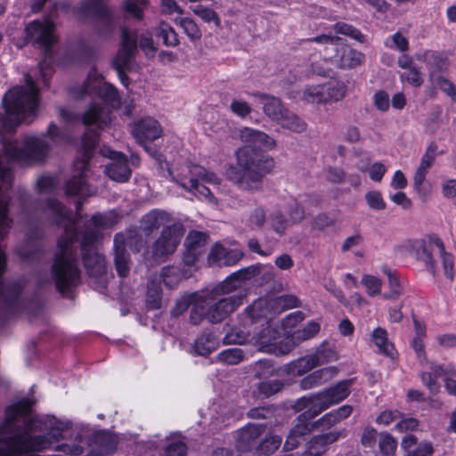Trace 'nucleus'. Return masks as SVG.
<instances>
[{"label": "nucleus", "mask_w": 456, "mask_h": 456, "mask_svg": "<svg viewBox=\"0 0 456 456\" xmlns=\"http://www.w3.org/2000/svg\"><path fill=\"white\" fill-rule=\"evenodd\" d=\"M31 403L23 400L6 409L0 423V456H19L23 452H40L61 439L71 422L53 416L32 417Z\"/></svg>", "instance_id": "obj_1"}, {"label": "nucleus", "mask_w": 456, "mask_h": 456, "mask_svg": "<svg viewBox=\"0 0 456 456\" xmlns=\"http://www.w3.org/2000/svg\"><path fill=\"white\" fill-rule=\"evenodd\" d=\"M239 138L246 145L236 151V163L228 167L226 175L240 190L254 193L262 190L264 177L271 172L274 162L253 148L273 150L276 142L267 134L250 127L240 129Z\"/></svg>", "instance_id": "obj_2"}, {"label": "nucleus", "mask_w": 456, "mask_h": 456, "mask_svg": "<svg viewBox=\"0 0 456 456\" xmlns=\"http://www.w3.org/2000/svg\"><path fill=\"white\" fill-rule=\"evenodd\" d=\"M46 209L55 216L54 221L64 227L65 235L58 242L51 267V280L57 289L63 292L76 286L80 278L76 244L78 238L77 221L72 220L71 212L54 199L47 201Z\"/></svg>", "instance_id": "obj_3"}, {"label": "nucleus", "mask_w": 456, "mask_h": 456, "mask_svg": "<svg viewBox=\"0 0 456 456\" xmlns=\"http://www.w3.org/2000/svg\"><path fill=\"white\" fill-rule=\"evenodd\" d=\"M3 104L4 114H0V133H12L27 118L35 115L37 104V88L30 75H25V86H15L5 94Z\"/></svg>", "instance_id": "obj_4"}, {"label": "nucleus", "mask_w": 456, "mask_h": 456, "mask_svg": "<svg viewBox=\"0 0 456 456\" xmlns=\"http://www.w3.org/2000/svg\"><path fill=\"white\" fill-rule=\"evenodd\" d=\"M46 134L52 144L47 142L45 137L37 136H25L20 142L4 141V153L12 160L24 163L40 162L46 158L52 145L62 144L69 141V136L54 124L49 125Z\"/></svg>", "instance_id": "obj_5"}, {"label": "nucleus", "mask_w": 456, "mask_h": 456, "mask_svg": "<svg viewBox=\"0 0 456 456\" xmlns=\"http://www.w3.org/2000/svg\"><path fill=\"white\" fill-rule=\"evenodd\" d=\"M194 300L190 314L191 322L194 325L200 324L204 319L210 323H219L241 304L239 296L221 297L208 290L195 295Z\"/></svg>", "instance_id": "obj_6"}, {"label": "nucleus", "mask_w": 456, "mask_h": 456, "mask_svg": "<svg viewBox=\"0 0 456 456\" xmlns=\"http://www.w3.org/2000/svg\"><path fill=\"white\" fill-rule=\"evenodd\" d=\"M169 174L172 175L173 181L195 197L204 198L209 201L215 200L210 190L200 183L201 181L207 183L219 184L220 180L215 173L208 171L199 165L186 164L181 167L175 174L172 171Z\"/></svg>", "instance_id": "obj_7"}, {"label": "nucleus", "mask_w": 456, "mask_h": 456, "mask_svg": "<svg viewBox=\"0 0 456 456\" xmlns=\"http://www.w3.org/2000/svg\"><path fill=\"white\" fill-rule=\"evenodd\" d=\"M98 142V134L95 132L86 133L83 138L84 153L74 163V175L65 185V192L68 196H78L86 198L95 193V189L92 188L86 181L88 175V161L92 156V151Z\"/></svg>", "instance_id": "obj_8"}, {"label": "nucleus", "mask_w": 456, "mask_h": 456, "mask_svg": "<svg viewBox=\"0 0 456 456\" xmlns=\"http://www.w3.org/2000/svg\"><path fill=\"white\" fill-rule=\"evenodd\" d=\"M352 380L346 379L338 382L334 387L325 389L309 397L300 398L296 404L297 409H309L312 411L310 417H316L322 411L330 406L339 403L350 395Z\"/></svg>", "instance_id": "obj_9"}, {"label": "nucleus", "mask_w": 456, "mask_h": 456, "mask_svg": "<svg viewBox=\"0 0 456 456\" xmlns=\"http://www.w3.org/2000/svg\"><path fill=\"white\" fill-rule=\"evenodd\" d=\"M137 53V32L127 28H121V46L113 60V66L122 84L127 86L126 70H131L135 64Z\"/></svg>", "instance_id": "obj_10"}, {"label": "nucleus", "mask_w": 456, "mask_h": 456, "mask_svg": "<svg viewBox=\"0 0 456 456\" xmlns=\"http://www.w3.org/2000/svg\"><path fill=\"white\" fill-rule=\"evenodd\" d=\"M139 252L143 246L141 234L135 231H128L126 234L119 232L114 237V262L116 270L120 277H126L130 268V257L126 247Z\"/></svg>", "instance_id": "obj_11"}, {"label": "nucleus", "mask_w": 456, "mask_h": 456, "mask_svg": "<svg viewBox=\"0 0 456 456\" xmlns=\"http://www.w3.org/2000/svg\"><path fill=\"white\" fill-rule=\"evenodd\" d=\"M80 9L85 15L96 19V27L101 35L107 37L113 33L118 18L109 9L105 0H83Z\"/></svg>", "instance_id": "obj_12"}, {"label": "nucleus", "mask_w": 456, "mask_h": 456, "mask_svg": "<svg viewBox=\"0 0 456 456\" xmlns=\"http://www.w3.org/2000/svg\"><path fill=\"white\" fill-rule=\"evenodd\" d=\"M97 241V232L90 230L80 242L85 267L89 275L95 277L102 276L106 272V260L98 250Z\"/></svg>", "instance_id": "obj_13"}, {"label": "nucleus", "mask_w": 456, "mask_h": 456, "mask_svg": "<svg viewBox=\"0 0 456 456\" xmlns=\"http://www.w3.org/2000/svg\"><path fill=\"white\" fill-rule=\"evenodd\" d=\"M434 247L442 248L443 241L436 235H429L422 239L407 240L399 248L424 262L426 266L435 273L436 262L432 255Z\"/></svg>", "instance_id": "obj_14"}, {"label": "nucleus", "mask_w": 456, "mask_h": 456, "mask_svg": "<svg viewBox=\"0 0 456 456\" xmlns=\"http://www.w3.org/2000/svg\"><path fill=\"white\" fill-rule=\"evenodd\" d=\"M25 32L28 42L44 48L45 58L51 54L50 48L56 42L53 21L47 19L33 20L26 26Z\"/></svg>", "instance_id": "obj_15"}, {"label": "nucleus", "mask_w": 456, "mask_h": 456, "mask_svg": "<svg viewBox=\"0 0 456 456\" xmlns=\"http://www.w3.org/2000/svg\"><path fill=\"white\" fill-rule=\"evenodd\" d=\"M183 235V229L179 225L174 224L165 227L151 245L152 257L157 260H164L174 254Z\"/></svg>", "instance_id": "obj_16"}, {"label": "nucleus", "mask_w": 456, "mask_h": 456, "mask_svg": "<svg viewBox=\"0 0 456 456\" xmlns=\"http://www.w3.org/2000/svg\"><path fill=\"white\" fill-rule=\"evenodd\" d=\"M42 235V229L38 225L28 224L25 240L17 248L18 255L23 261L39 259L43 248L40 241Z\"/></svg>", "instance_id": "obj_17"}, {"label": "nucleus", "mask_w": 456, "mask_h": 456, "mask_svg": "<svg viewBox=\"0 0 456 456\" xmlns=\"http://www.w3.org/2000/svg\"><path fill=\"white\" fill-rule=\"evenodd\" d=\"M265 431L262 424H248L238 431L236 447L242 452H255L256 454L260 437Z\"/></svg>", "instance_id": "obj_18"}, {"label": "nucleus", "mask_w": 456, "mask_h": 456, "mask_svg": "<svg viewBox=\"0 0 456 456\" xmlns=\"http://www.w3.org/2000/svg\"><path fill=\"white\" fill-rule=\"evenodd\" d=\"M102 155L110 158L111 160L105 167L106 175L113 181L119 183L126 182L131 175L126 158L122 153L110 149H103Z\"/></svg>", "instance_id": "obj_19"}, {"label": "nucleus", "mask_w": 456, "mask_h": 456, "mask_svg": "<svg viewBox=\"0 0 456 456\" xmlns=\"http://www.w3.org/2000/svg\"><path fill=\"white\" fill-rule=\"evenodd\" d=\"M423 363L428 365V371H422L420 373L421 381L429 390L430 394L436 395L440 389V385L437 383L436 379L453 375L454 369L450 364L443 365L435 362H428L427 360Z\"/></svg>", "instance_id": "obj_20"}, {"label": "nucleus", "mask_w": 456, "mask_h": 456, "mask_svg": "<svg viewBox=\"0 0 456 456\" xmlns=\"http://www.w3.org/2000/svg\"><path fill=\"white\" fill-rule=\"evenodd\" d=\"M299 411H304L302 414H300L297 420V423L290 429L287 439L284 444V449L286 451H290L295 449L304 439V436L307 435L312 430V426L309 421L314 417H310L312 414V411L309 409H298Z\"/></svg>", "instance_id": "obj_21"}, {"label": "nucleus", "mask_w": 456, "mask_h": 456, "mask_svg": "<svg viewBox=\"0 0 456 456\" xmlns=\"http://www.w3.org/2000/svg\"><path fill=\"white\" fill-rule=\"evenodd\" d=\"M161 134L162 129L159 123L151 118L141 119L132 129L133 136L141 145H144L146 141H153L160 137Z\"/></svg>", "instance_id": "obj_22"}, {"label": "nucleus", "mask_w": 456, "mask_h": 456, "mask_svg": "<svg viewBox=\"0 0 456 456\" xmlns=\"http://www.w3.org/2000/svg\"><path fill=\"white\" fill-rule=\"evenodd\" d=\"M363 60V53L347 46L344 39L338 52L329 56V61L340 69L355 68L361 65Z\"/></svg>", "instance_id": "obj_23"}, {"label": "nucleus", "mask_w": 456, "mask_h": 456, "mask_svg": "<svg viewBox=\"0 0 456 456\" xmlns=\"http://www.w3.org/2000/svg\"><path fill=\"white\" fill-rule=\"evenodd\" d=\"M110 110L100 103L91 104L83 114V123L97 129L107 127L111 122Z\"/></svg>", "instance_id": "obj_24"}, {"label": "nucleus", "mask_w": 456, "mask_h": 456, "mask_svg": "<svg viewBox=\"0 0 456 456\" xmlns=\"http://www.w3.org/2000/svg\"><path fill=\"white\" fill-rule=\"evenodd\" d=\"M118 436L114 434L101 431L94 435L93 449L87 456H107L117 449Z\"/></svg>", "instance_id": "obj_25"}, {"label": "nucleus", "mask_w": 456, "mask_h": 456, "mask_svg": "<svg viewBox=\"0 0 456 456\" xmlns=\"http://www.w3.org/2000/svg\"><path fill=\"white\" fill-rule=\"evenodd\" d=\"M242 257V251L239 249L228 250L222 245L216 244L208 255V261L219 266H231L237 264Z\"/></svg>", "instance_id": "obj_26"}, {"label": "nucleus", "mask_w": 456, "mask_h": 456, "mask_svg": "<svg viewBox=\"0 0 456 456\" xmlns=\"http://www.w3.org/2000/svg\"><path fill=\"white\" fill-rule=\"evenodd\" d=\"M85 93L92 94L95 92L100 98L112 108H118L121 104L120 97L117 89L107 82L96 81L94 85H85Z\"/></svg>", "instance_id": "obj_27"}, {"label": "nucleus", "mask_w": 456, "mask_h": 456, "mask_svg": "<svg viewBox=\"0 0 456 456\" xmlns=\"http://www.w3.org/2000/svg\"><path fill=\"white\" fill-rule=\"evenodd\" d=\"M169 215L159 209H154L142 216L140 220V229L149 235L160 226L169 222Z\"/></svg>", "instance_id": "obj_28"}, {"label": "nucleus", "mask_w": 456, "mask_h": 456, "mask_svg": "<svg viewBox=\"0 0 456 456\" xmlns=\"http://www.w3.org/2000/svg\"><path fill=\"white\" fill-rule=\"evenodd\" d=\"M381 270L388 280V291L385 292L382 297L386 300L399 299L404 294V287L398 273L387 266H383Z\"/></svg>", "instance_id": "obj_29"}, {"label": "nucleus", "mask_w": 456, "mask_h": 456, "mask_svg": "<svg viewBox=\"0 0 456 456\" xmlns=\"http://www.w3.org/2000/svg\"><path fill=\"white\" fill-rule=\"evenodd\" d=\"M402 447L407 452L406 456H432L433 447L428 442L418 444L413 435H406L402 440Z\"/></svg>", "instance_id": "obj_30"}, {"label": "nucleus", "mask_w": 456, "mask_h": 456, "mask_svg": "<svg viewBox=\"0 0 456 456\" xmlns=\"http://www.w3.org/2000/svg\"><path fill=\"white\" fill-rule=\"evenodd\" d=\"M263 105V110L266 116L271 119L277 122L281 113L285 111V108L281 104L279 98L265 94H254Z\"/></svg>", "instance_id": "obj_31"}, {"label": "nucleus", "mask_w": 456, "mask_h": 456, "mask_svg": "<svg viewBox=\"0 0 456 456\" xmlns=\"http://www.w3.org/2000/svg\"><path fill=\"white\" fill-rule=\"evenodd\" d=\"M416 58L427 63L429 69V76L432 81L437 77L436 73L446 69L447 62L446 59L444 58L440 53L431 51H427L424 53H418Z\"/></svg>", "instance_id": "obj_32"}, {"label": "nucleus", "mask_w": 456, "mask_h": 456, "mask_svg": "<svg viewBox=\"0 0 456 456\" xmlns=\"http://www.w3.org/2000/svg\"><path fill=\"white\" fill-rule=\"evenodd\" d=\"M342 41L341 37L325 34L306 39V42L316 43L322 45L320 51L323 53L326 60H329V56H332L338 52V49L341 47Z\"/></svg>", "instance_id": "obj_33"}, {"label": "nucleus", "mask_w": 456, "mask_h": 456, "mask_svg": "<svg viewBox=\"0 0 456 456\" xmlns=\"http://www.w3.org/2000/svg\"><path fill=\"white\" fill-rule=\"evenodd\" d=\"M337 373V369L335 367H330L322 369L308 376L305 377L300 381V387L304 390L311 389L315 387H319L325 383L330 378Z\"/></svg>", "instance_id": "obj_34"}, {"label": "nucleus", "mask_w": 456, "mask_h": 456, "mask_svg": "<svg viewBox=\"0 0 456 456\" xmlns=\"http://www.w3.org/2000/svg\"><path fill=\"white\" fill-rule=\"evenodd\" d=\"M277 123L284 129L293 133H303L306 130V123L297 115L285 110L277 120Z\"/></svg>", "instance_id": "obj_35"}, {"label": "nucleus", "mask_w": 456, "mask_h": 456, "mask_svg": "<svg viewBox=\"0 0 456 456\" xmlns=\"http://www.w3.org/2000/svg\"><path fill=\"white\" fill-rule=\"evenodd\" d=\"M319 365V357L314 354L299 358L287 366V371L294 376H300Z\"/></svg>", "instance_id": "obj_36"}, {"label": "nucleus", "mask_w": 456, "mask_h": 456, "mask_svg": "<svg viewBox=\"0 0 456 456\" xmlns=\"http://www.w3.org/2000/svg\"><path fill=\"white\" fill-rule=\"evenodd\" d=\"M372 341L380 353L392 358L395 356V349L393 344L388 341L387 333L384 329L379 327L373 330Z\"/></svg>", "instance_id": "obj_37"}, {"label": "nucleus", "mask_w": 456, "mask_h": 456, "mask_svg": "<svg viewBox=\"0 0 456 456\" xmlns=\"http://www.w3.org/2000/svg\"><path fill=\"white\" fill-rule=\"evenodd\" d=\"M259 321L263 322L261 325L265 327L258 332H256L254 338L262 346L273 344L279 338L278 331L275 330L272 323L265 319H260Z\"/></svg>", "instance_id": "obj_38"}, {"label": "nucleus", "mask_w": 456, "mask_h": 456, "mask_svg": "<svg viewBox=\"0 0 456 456\" xmlns=\"http://www.w3.org/2000/svg\"><path fill=\"white\" fill-rule=\"evenodd\" d=\"M157 36L162 38L163 44L168 47H175L180 44L175 30L170 24L161 21L156 28Z\"/></svg>", "instance_id": "obj_39"}, {"label": "nucleus", "mask_w": 456, "mask_h": 456, "mask_svg": "<svg viewBox=\"0 0 456 456\" xmlns=\"http://www.w3.org/2000/svg\"><path fill=\"white\" fill-rule=\"evenodd\" d=\"M175 22L179 25L191 41H200L202 37L201 30L197 23L190 18H177Z\"/></svg>", "instance_id": "obj_40"}, {"label": "nucleus", "mask_w": 456, "mask_h": 456, "mask_svg": "<svg viewBox=\"0 0 456 456\" xmlns=\"http://www.w3.org/2000/svg\"><path fill=\"white\" fill-rule=\"evenodd\" d=\"M302 101L306 103L321 104L325 103V95L322 85L312 86L303 91Z\"/></svg>", "instance_id": "obj_41"}, {"label": "nucleus", "mask_w": 456, "mask_h": 456, "mask_svg": "<svg viewBox=\"0 0 456 456\" xmlns=\"http://www.w3.org/2000/svg\"><path fill=\"white\" fill-rule=\"evenodd\" d=\"M161 277L164 284L173 289L175 288L184 277L183 273L178 267L166 266L162 268Z\"/></svg>", "instance_id": "obj_42"}, {"label": "nucleus", "mask_w": 456, "mask_h": 456, "mask_svg": "<svg viewBox=\"0 0 456 456\" xmlns=\"http://www.w3.org/2000/svg\"><path fill=\"white\" fill-rule=\"evenodd\" d=\"M240 287L238 280L232 273L228 276L224 281L217 284L210 291L215 293V295L221 297H228L227 295L231 294L237 289Z\"/></svg>", "instance_id": "obj_43"}, {"label": "nucleus", "mask_w": 456, "mask_h": 456, "mask_svg": "<svg viewBox=\"0 0 456 456\" xmlns=\"http://www.w3.org/2000/svg\"><path fill=\"white\" fill-rule=\"evenodd\" d=\"M216 348V342L210 335H202L195 341L194 350L199 355L206 356Z\"/></svg>", "instance_id": "obj_44"}, {"label": "nucleus", "mask_w": 456, "mask_h": 456, "mask_svg": "<svg viewBox=\"0 0 456 456\" xmlns=\"http://www.w3.org/2000/svg\"><path fill=\"white\" fill-rule=\"evenodd\" d=\"M281 437L279 436H270L259 442L256 454L269 455L273 453L281 445Z\"/></svg>", "instance_id": "obj_45"}, {"label": "nucleus", "mask_w": 456, "mask_h": 456, "mask_svg": "<svg viewBox=\"0 0 456 456\" xmlns=\"http://www.w3.org/2000/svg\"><path fill=\"white\" fill-rule=\"evenodd\" d=\"M379 448L381 456H395L396 442L388 433H381L379 436Z\"/></svg>", "instance_id": "obj_46"}, {"label": "nucleus", "mask_w": 456, "mask_h": 456, "mask_svg": "<svg viewBox=\"0 0 456 456\" xmlns=\"http://www.w3.org/2000/svg\"><path fill=\"white\" fill-rule=\"evenodd\" d=\"M207 235L201 232L191 231L186 237L185 247L188 250L201 251L206 245Z\"/></svg>", "instance_id": "obj_47"}, {"label": "nucleus", "mask_w": 456, "mask_h": 456, "mask_svg": "<svg viewBox=\"0 0 456 456\" xmlns=\"http://www.w3.org/2000/svg\"><path fill=\"white\" fill-rule=\"evenodd\" d=\"M193 13L202 19L205 22H214L216 27L221 26V20L218 14L212 9L199 4L191 8Z\"/></svg>", "instance_id": "obj_48"}, {"label": "nucleus", "mask_w": 456, "mask_h": 456, "mask_svg": "<svg viewBox=\"0 0 456 456\" xmlns=\"http://www.w3.org/2000/svg\"><path fill=\"white\" fill-rule=\"evenodd\" d=\"M272 229L279 235H283L289 225V220L281 211H275L269 216Z\"/></svg>", "instance_id": "obj_49"}, {"label": "nucleus", "mask_w": 456, "mask_h": 456, "mask_svg": "<svg viewBox=\"0 0 456 456\" xmlns=\"http://www.w3.org/2000/svg\"><path fill=\"white\" fill-rule=\"evenodd\" d=\"M361 283L365 287L366 293L370 297L381 294L382 281L373 275L364 274L361 280Z\"/></svg>", "instance_id": "obj_50"}, {"label": "nucleus", "mask_w": 456, "mask_h": 456, "mask_svg": "<svg viewBox=\"0 0 456 456\" xmlns=\"http://www.w3.org/2000/svg\"><path fill=\"white\" fill-rule=\"evenodd\" d=\"M217 358L227 364H238L244 359V353L239 347H232L219 353Z\"/></svg>", "instance_id": "obj_51"}, {"label": "nucleus", "mask_w": 456, "mask_h": 456, "mask_svg": "<svg viewBox=\"0 0 456 456\" xmlns=\"http://www.w3.org/2000/svg\"><path fill=\"white\" fill-rule=\"evenodd\" d=\"M322 86L326 102L329 101H339L346 94L345 86L340 83H331Z\"/></svg>", "instance_id": "obj_52"}, {"label": "nucleus", "mask_w": 456, "mask_h": 456, "mask_svg": "<svg viewBox=\"0 0 456 456\" xmlns=\"http://www.w3.org/2000/svg\"><path fill=\"white\" fill-rule=\"evenodd\" d=\"M144 53L147 57H153L157 51L154 41L151 33H142L137 35V46Z\"/></svg>", "instance_id": "obj_53"}, {"label": "nucleus", "mask_w": 456, "mask_h": 456, "mask_svg": "<svg viewBox=\"0 0 456 456\" xmlns=\"http://www.w3.org/2000/svg\"><path fill=\"white\" fill-rule=\"evenodd\" d=\"M298 306L299 300L293 295H282L273 301V307L279 311H286Z\"/></svg>", "instance_id": "obj_54"}, {"label": "nucleus", "mask_w": 456, "mask_h": 456, "mask_svg": "<svg viewBox=\"0 0 456 456\" xmlns=\"http://www.w3.org/2000/svg\"><path fill=\"white\" fill-rule=\"evenodd\" d=\"M283 383L281 380L266 379L258 384V391L263 396L269 397L281 391Z\"/></svg>", "instance_id": "obj_55"}, {"label": "nucleus", "mask_w": 456, "mask_h": 456, "mask_svg": "<svg viewBox=\"0 0 456 456\" xmlns=\"http://www.w3.org/2000/svg\"><path fill=\"white\" fill-rule=\"evenodd\" d=\"M263 265L260 264L249 265L246 268L240 269L235 273H233V276L238 280L240 285L246 281H249L252 278L260 274Z\"/></svg>", "instance_id": "obj_56"}, {"label": "nucleus", "mask_w": 456, "mask_h": 456, "mask_svg": "<svg viewBox=\"0 0 456 456\" xmlns=\"http://www.w3.org/2000/svg\"><path fill=\"white\" fill-rule=\"evenodd\" d=\"M254 374L258 379H266L275 374V370L269 360H260L253 366Z\"/></svg>", "instance_id": "obj_57"}, {"label": "nucleus", "mask_w": 456, "mask_h": 456, "mask_svg": "<svg viewBox=\"0 0 456 456\" xmlns=\"http://www.w3.org/2000/svg\"><path fill=\"white\" fill-rule=\"evenodd\" d=\"M146 301L148 306L151 309H159L161 307V290L157 284L152 282L148 285Z\"/></svg>", "instance_id": "obj_58"}, {"label": "nucleus", "mask_w": 456, "mask_h": 456, "mask_svg": "<svg viewBox=\"0 0 456 456\" xmlns=\"http://www.w3.org/2000/svg\"><path fill=\"white\" fill-rule=\"evenodd\" d=\"M320 330L319 323L311 322L302 330H296L293 338L297 341H304L314 338Z\"/></svg>", "instance_id": "obj_59"}, {"label": "nucleus", "mask_w": 456, "mask_h": 456, "mask_svg": "<svg viewBox=\"0 0 456 456\" xmlns=\"http://www.w3.org/2000/svg\"><path fill=\"white\" fill-rule=\"evenodd\" d=\"M433 83L447 96H449L452 102H456V86L444 77L443 76L438 75Z\"/></svg>", "instance_id": "obj_60"}, {"label": "nucleus", "mask_w": 456, "mask_h": 456, "mask_svg": "<svg viewBox=\"0 0 456 456\" xmlns=\"http://www.w3.org/2000/svg\"><path fill=\"white\" fill-rule=\"evenodd\" d=\"M145 5L141 4V0H126L123 3L124 11L137 20H142V7Z\"/></svg>", "instance_id": "obj_61"}, {"label": "nucleus", "mask_w": 456, "mask_h": 456, "mask_svg": "<svg viewBox=\"0 0 456 456\" xmlns=\"http://www.w3.org/2000/svg\"><path fill=\"white\" fill-rule=\"evenodd\" d=\"M334 30L338 34L348 36L359 42H363L364 37L361 31L349 24L338 22L334 25Z\"/></svg>", "instance_id": "obj_62"}, {"label": "nucleus", "mask_w": 456, "mask_h": 456, "mask_svg": "<svg viewBox=\"0 0 456 456\" xmlns=\"http://www.w3.org/2000/svg\"><path fill=\"white\" fill-rule=\"evenodd\" d=\"M437 147L436 144L431 143L427 149L426 153L423 155L419 169L428 172V169L433 166L436 157Z\"/></svg>", "instance_id": "obj_63"}, {"label": "nucleus", "mask_w": 456, "mask_h": 456, "mask_svg": "<svg viewBox=\"0 0 456 456\" xmlns=\"http://www.w3.org/2000/svg\"><path fill=\"white\" fill-rule=\"evenodd\" d=\"M186 445L182 441H175L169 444L162 454V456H185L186 455Z\"/></svg>", "instance_id": "obj_64"}]
</instances>
